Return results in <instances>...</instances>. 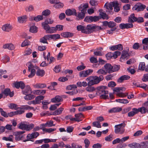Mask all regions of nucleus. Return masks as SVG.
I'll return each instance as SVG.
<instances>
[{
    "instance_id": "1",
    "label": "nucleus",
    "mask_w": 148,
    "mask_h": 148,
    "mask_svg": "<svg viewBox=\"0 0 148 148\" xmlns=\"http://www.w3.org/2000/svg\"><path fill=\"white\" fill-rule=\"evenodd\" d=\"M107 88V87L106 86H103L97 87L96 88L97 91L96 95H101L100 96L101 99H108V91L105 90Z\"/></svg>"
},
{
    "instance_id": "2",
    "label": "nucleus",
    "mask_w": 148,
    "mask_h": 148,
    "mask_svg": "<svg viewBox=\"0 0 148 148\" xmlns=\"http://www.w3.org/2000/svg\"><path fill=\"white\" fill-rule=\"evenodd\" d=\"M103 78L102 75H99V77L97 76H92L87 77L86 80L89 83L88 84L90 85H94L99 83L100 81L103 80Z\"/></svg>"
},
{
    "instance_id": "3",
    "label": "nucleus",
    "mask_w": 148,
    "mask_h": 148,
    "mask_svg": "<svg viewBox=\"0 0 148 148\" xmlns=\"http://www.w3.org/2000/svg\"><path fill=\"white\" fill-rule=\"evenodd\" d=\"M53 22V20L51 18H47L46 20L44 22L42 23V25L46 31V33L49 34V32H50V30L51 29V27H50L48 25V24H52Z\"/></svg>"
},
{
    "instance_id": "4",
    "label": "nucleus",
    "mask_w": 148,
    "mask_h": 148,
    "mask_svg": "<svg viewBox=\"0 0 148 148\" xmlns=\"http://www.w3.org/2000/svg\"><path fill=\"white\" fill-rule=\"evenodd\" d=\"M125 124L124 122H123L120 124L115 125V133L116 134H123L125 132V129L124 127L125 126Z\"/></svg>"
},
{
    "instance_id": "5",
    "label": "nucleus",
    "mask_w": 148,
    "mask_h": 148,
    "mask_svg": "<svg viewBox=\"0 0 148 148\" xmlns=\"http://www.w3.org/2000/svg\"><path fill=\"white\" fill-rule=\"evenodd\" d=\"M101 18L99 16H86L84 20L85 22L90 23L92 22H97Z\"/></svg>"
},
{
    "instance_id": "6",
    "label": "nucleus",
    "mask_w": 148,
    "mask_h": 148,
    "mask_svg": "<svg viewBox=\"0 0 148 148\" xmlns=\"http://www.w3.org/2000/svg\"><path fill=\"white\" fill-rule=\"evenodd\" d=\"M25 132L23 131H18L15 132V139L16 141H19L22 140L25 138V134H23L25 133Z\"/></svg>"
},
{
    "instance_id": "7",
    "label": "nucleus",
    "mask_w": 148,
    "mask_h": 148,
    "mask_svg": "<svg viewBox=\"0 0 148 148\" xmlns=\"http://www.w3.org/2000/svg\"><path fill=\"white\" fill-rule=\"evenodd\" d=\"M146 7V6L145 5L138 3L134 5L132 9L133 10H136L137 12L143 10Z\"/></svg>"
},
{
    "instance_id": "8",
    "label": "nucleus",
    "mask_w": 148,
    "mask_h": 148,
    "mask_svg": "<svg viewBox=\"0 0 148 148\" xmlns=\"http://www.w3.org/2000/svg\"><path fill=\"white\" fill-rule=\"evenodd\" d=\"M39 135V134L38 132H33L31 134H29L27 136V139L24 140L23 142H26L29 140L33 141L31 140L34 138H36Z\"/></svg>"
},
{
    "instance_id": "9",
    "label": "nucleus",
    "mask_w": 148,
    "mask_h": 148,
    "mask_svg": "<svg viewBox=\"0 0 148 148\" xmlns=\"http://www.w3.org/2000/svg\"><path fill=\"white\" fill-rule=\"evenodd\" d=\"M28 69L29 71L31 72L30 74L28 75V77L29 78H32L35 75L36 70L34 69V65L31 63H29L28 67Z\"/></svg>"
},
{
    "instance_id": "10",
    "label": "nucleus",
    "mask_w": 148,
    "mask_h": 148,
    "mask_svg": "<svg viewBox=\"0 0 148 148\" xmlns=\"http://www.w3.org/2000/svg\"><path fill=\"white\" fill-rule=\"evenodd\" d=\"M115 1L111 2L109 3H106L104 6V7L108 10H110L108 12L110 14H112V10H113V7H114Z\"/></svg>"
},
{
    "instance_id": "11",
    "label": "nucleus",
    "mask_w": 148,
    "mask_h": 148,
    "mask_svg": "<svg viewBox=\"0 0 148 148\" xmlns=\"http://www.w3.org/2000/svg\"><path fill=\"white\" fill-rule=\"evenodd\" d=\"M51 30L49 34H52L56 32L57 30L61 31L63 30V26L61 25H58L55 27H51Z\"/></svg>"
},
{
    "instance_id": "12",
    "label": "nucleus",
    "mask_w": 148,
    "mask_h": 148,
    "mask_svg": "<svg viewBox=\"0 0 148 148\" xmlns=\"http://www.w3.org/2000/svg\"><path fill=\"white\" fill-rule=\"evenodd\" d=\"M130 56V53H128V51H123L122 52L120 60L122 61L123 60H127L129 56Z\"/></svg>"
},
{
    "instance_id": "13",
    "label": "nucleus",
    "mask_w": 148,
    "mask_h": 148,
    "mask_svg": "<svg viewBox=\"0 0 148 148\" xmlns=\"http://www.w3.org/2000/svg\"><path fill=\"white\" fill-rule=\"evenodd\" d=\"M123 88L122 87H115L113 90L114 92H118L116 94V95L119 97H124L126 96V95H125L124 94L121 93H119V92L121 90H122Z\"/></svg>"
},
{
    "instance_id": "14",
    "label": "nucleus",
    "mask_w": 148,
    "mask_h": 148,
    "mask_svg": "<svg viewBox=\"0 0 148 148\" xmlns=\"http://www.w3.org/2000/svg\"><path fill=\"white\" fill-rule=\"evenodd\" d=\"M86 10L85 9H82L81 10V12H79L77 16H76L77 18V20L83 19L85 16V12H86Z\"/></svg>"
},
{
    "instance_id": "15",
    "label": "nucleus",
    "mask_w": 148,
    "mask_h": 148,
    "mask_svg": "<svg viewBox=\"0 0 148 148\" xmlns=\"http://www.w3.org/2000/svg\"><path fill=\"white\" fill-rule=\"evenodd\" d=\"M12 25L9 24H5L2 27L3 30L6 32H10L12 29Z\"/></svg>"
},
{
    "instance_id": "16",
    "label": "nucleus",
    "mask_w": 148,
    "mask_h": 148,
    "mask_svg": "<svg viewBox=\"0 0 148 148\" xmlns=\"http://www.w3.org/2000/svg\"><path fill=\"white\" fill-rule=\"evenodd\" d=\"M65 13L68 16L74 15L75 16H77L76 10L74 9H72L71 10L69 9H67Z\"/></svg>"
},
{
    "instance_id": "17",
    "label": "nucleus",
    "mask_w": 148,
    "mask_h": 148,
    "mask_svg": "<svg viewBox=\"0 0 148 148\" xmlns=\"http://www.w3.org/2000/svg\"><path fill=\"white\" fill-rule=\"evenodd\" d=\"M119 27L121 29L133 27V25L132 23H121L119 25Z\"/></svg>"
},
{
    "instance_id": "18",
    "label": "nucleus",
    "mask_w": 148,
    "mask_h": 148,
    "mask_svg": "<svg viewBox=\"0 0 148 148\" xmlns=\"http://www.w3.org/2000/svg\"><path fill=\"white\" fill-rule=\"evenodd\" d=\"M14 86L15 87L17 88H20L21 89H23L25 87L24 83L21 81L15 82L14 84Z\"/></svg>"
},
{
    "instance_id": "19",
    "label": "nucleus",
    "mask_w": 148,
    "mask_h": 148,
    "mask_svg": "<svg viewBox=\"0 0 148 148\" xmlns=\"http://www.w3.org/2000/svg\"><path fill=\"white\" fill-rule=\"evenodd\" d=\"M3 47L4 49H8L11 50H14L15 48L14 45L11 43H7L4 45Z\"/></svg>"
},
{
    "instance_id": "20",
    "label": "nucleus",
    "mask_w": 148,
    "mask_h": 148,
    "mask_svg": "<svg viewBox=\"0 0 148 148\" xmlns=\"http://www.w3.org/2000/svg\"><path fill=\"white\" fill-rule=\"evenodd\" d=\"M86 34H90L93 32L94 25H88L86 27Z\"/></svg>"
},
{
    "instance_id": "21",
    "label": "nucleus",
    "mask_w": 148,
    "mask_h": 148,
    "mask_svg": "<svg viewBox=\"0 0 148 148\" xmlns=\"http://www.w3.org/2000/svg\"><path fill=\"white\" fill-rule=\"evenodd\" d=\"M22 93L24 95H26L27 94L29 93H32V89L29 86L27 85L25 86V90H23Z\"/></svg>"
},
{
    "instance_id": "22",
    "label": "nucleus",
    "mask_w": 148,
    "mask_h": 148,
    "mask_svg": "<svg viewBox=\"0 0 148 148\" xmlns=\"http://www.w3.org/2000/svg\"><path fill=\"white\" fill-rule=\"evenodd\" d=\"M130 77L128 75H123L121 76L118 79L117 82L119 83H122L124 80L129 79Z\"/></svg>"
},
{
    "instance_id": "23",
    "label": "nucleus",
    "mask_w": 148,
    "mask_h": 148,
    "mask_svg": "<svg viewBox=\"0 0 148 148\" xmlns=\"http://www.w3.org/2000/svg\"><path fill=\"white\" fill-rule=\"evenodd\" d=\"M122 110V108L120 107L113 108L108 110L109 113L118 112H120Z\"/></svg>"
},
{
    "instance_id": "24",
    "label": "nucleus",
    "mask_w": 148,
    "mask_h": 148,
    "mask_svg": "<svg viewBox=\"0 0 148 148\" xmlns=\"http://www.w3.org/2000/svg\"><path fill=\"white\" fill-rule=\"evenodd\" d=\"M136 20L137 17L135 16L134 14H132L129 17L128 22L132 24L135 22H136Z\"/></svg>"
},
{
    "instance_id": "25",
    "label": "nucleus",
    "mask_w": 148,
    "mask_h": 148,
    "mask_svg": "<svg viewBox=\"0 0 148 148\" xmlns=\"http://www.w3.org/2000/svg\"><path fill=\"white\" fill-rule=\"evenodd\" d=\"M77 29L78 31H81L82 33L86 34V28L85 26L78 25L77 27Z\"/></svg>"
},
{
    "instance_id": "26",
    "label": "nucleus",
    "mask_w": 148,
    "mask_h": 148,
    "mask_svg": "<svg viewBox=\"0 0 148 148\" xmlns=\"http://www.w3.org/2000/svg\"><path fill=\"white\" fill-rule=\"evenodd\" d=\"M62 98L60 96L57 95L55 98L52 99L51 101L53 103H56L62 101Z\"/></svg>"
},
{
    "instance_id": "27",
    "label": "nucleus",
    "mask_w": 148,
    "mask_h": 148,
    "mask_svg": "<svg viewBox=\"0 0 148 148\" xmlns=\"http://www.w3.org/2000/svg\"><path fill=\"white\" fill-rule=\"evenodd\" d=\"M61 35L64 38H67L72 37L73 35V34L69 32H66L62 33L61 34Z\"/></svg>"
},
{
    "instance_id": "28",
    "label": "nucleus",
    "mask_w": 148,
    "mask_h": 148,
    "mask_svg": "<svg viewBox=\"0 0 148 148\" xmlns=\"http://www.w3.org/2000/svg\"><path fill=\"white\" fill-rule=\"evenodd\" d=\"M27 18V16L26 15L23 16L18 17V21L20 23H23L26 21Z\"/></svg>"
},
{
    "instance_id": "29",
    "label": "nucleus",
    "mask_w": 148,
    "mask_h": 148,
    "mask_svg": "<svg viewBox=\"0 0 148 148\" xmlns=\"http://www.w3.org/2000/svg\"><path fill=\"white\" fill-rule=\"evenodd\" d=\"M104 67L105 70L108 73H112V66L110 64L108 63L106 64L104 66Z\"/></svg>"
},
{
    "instance_id": "30",
    "label": "nucleus",
    "mask_w": 148,
    "mask_h": 148,
    "mask_svg": "<svg viewBox=\"0 0 148 148\" xmlns=\"http://www.w3.org/2000/svg\"><path fill=\"white\" fill-rule=\"evenodd\" d=\"M89 83L88 82V86L86 88V90L89 92H93L95 91L96 90V88H95L94 87L92 86L93 85H90L89 84H88Z\"/></svg>"
},
{
    "instance_id": "31",
    "label": "nucleus",
    "mask_w": 148,
    "mask_h": 148,
    "mask_svg": "<svg viewBox=\"0 0 148 148\" xmlns=\"http://www.w3.org/2000/svg\"><path fill=\"white\" fill-rule=\"evenodd\" d=\"M99 14L103 19H108L109 18L108 16L106 13L103 12V10L102 9L99 10Z\"/></svg>"
},
{
    "instance_id": "32",
    "label": "nucleus",
    "mask_w": 148,
    "mask_h": 148,
    "mask_svg": "<svg viewBox=\"0 0 148 148\" xmlns=\"http://www.w3.org/2000/svg\"><path fill=\"white\" fill-rule=\"evenodd\" d=\"M35 97V96L34 95L29 93L26 95L24 97V98L25 100L28 101L33 99Z\"/></svg>"
},
{
    "instance_id": "33",
    "label": "nucleus",
    "mask_w": 148,
    "mask_h": 148,
    "mask_svg": "<svg viewBox=\"0 0 148 148\" xmlns=\"http://www.w3.org/2000/svg\"><path fill=\"white\" fill-rule=\"evenodd\" d=\"M38 70L36 71V74L37 76L42 77L45 74V71L43 70H40L39 68H37Z\"/></svg>"
},
{
    "instance_id": "34",
    "label": "nucleus",
    "mask_w": 148,
    "mask_h": 148,
    "mask_svg": "<svg viewBox=\"0 0 148 148\" xmlns=\"http://www.w3.org/2000/svg\"><path fill=\"white\" fill-rule=\"evenodd\" d=\"M137 109L136 108H133L132 109V111L128 113V116L129 117H132L134 115L136 114L137 113Z\"/></svg>"
},
{
    "instance_id": "35",
    "label": "nucleus",
    "mask_w": 148,
    "mask_h": 148,
    "mask_svg": "<svg viewBox=\"0 0 148 148\" xmlns=\"http://www.w3.org/2000/svg\"><path fill=\"white\" fill-rule=\"evenodd\" d=\"M63 110L64 108L60 107L53 112V115H58L62 113Z\"/></svg>"
},
{
    "instance_id": "36",
    "label": "nucleus",
    "mask_w": 148,
    "mask_h": 148,
    "mask_svg": "<svg viewBox=\"0 0 148 148\" xmlns=\"http://www.w3.org/2000/svg\"><path fill=\"white\" fill-rule=\"evenodd\" d=\"M36 88H43L46 87V84H37L34 86Z\"/></svg>"
},
{
    "instance_id": "37",
    "label": "nucleus",
    "mask_w": 148,
    "mask_h": 148,
    "mask_svg": "<svg viewBox=\"0 0 148 148\" xmlns=\"http://www.w3.org/2000/svg\"><path fill=\"white\" fill-rule=\"evenodd\" d=\"M128 146L131 148H140V144L136 143L130 144Z\"/></svg>"
},
{
    "instance_id": "38",
    "label": "nucleus",
    "mask_w": 148,
    "mask_h": 148,
    "mask_svg": "<svg viewBox=\"0 0 148 148\" xmlns=\"http://www.w3.org/2000/svg\"><path fill=\"white\" fill-rule=\"evenodd\" d=\"M114 11L116 12H118L120 10V8L119 6V4L118 1H115V4L114 5Z\"/></svg>"
},
{
    "instance_id": "39",
    "label": "nucleus",
    "mask_w": 148,
    "mask_h": 148,
    "mask_svg": "<svg viewBox=\"0 0 148 148\" xmlns=\"http://www.w3.org/2000/svg\"><path fill=\"white\" fill-rule=\"evenodd\" d=\"M3 140L5 141H9L11 142L13 141V136L12 135H9V137H3L2 138Z\"/></svg>"
},
{
    "instance_id": "40",
    "label": "nucleus",
    "mask_w": 148,
    "mask_h": 148,
    "mask_svg": "<svg viewBox=\"0 0 148 148\" xmlns=\"http://www.w3.org/2000/svg\"><path fill=\"white\" fill-rule=\"evenodd\" d=\"M147 110L144 107H142L140 108H139L137 109V113L140 112L141 114H145L147 112Z\"/></svg>"
},
{
    "instance_id": "41",
    "label": "nucleus",
    "mask_w": 148,
    "mask_h": 148,
    "mask_svg": "<svg viewBox=\"0 0 148 148\" xmlns=\"http://www.w3.org/2000/svg\"><path fill=\"white\" fill-rule=\"evenodd\" d=\"M140 144V148H148V142H143Z\"/></svg>"
},
{
    "instance_id": "42",
    "label": "nucleus",
    "mask_w": 148,
    "mask_h": 148,
    "mask_svg": "<svg viewBox=\"0 0 148 148\" xmlns=\"http://www.w3.org/2000/svg\"><path fill=\"white\" fill-rule=\"evenodd\" d=\"M44 98V96L42 95H40L36 97L35 99L37 104H39L41 102V101L43 100Z\"/></svg>"
},
{
    "instance_id": "43",
    "label": "nucleus",
    "mask_w": 148,
    "mask_h": 148,
    "mask_svg": "<svg viewBox=\"0 0 148 148\" xmlns=\"http://www.w3.org/2000/svg\"><path fill=\"white\" fill-rule=\"evenodd\" d=\"M120 68L119 65H114L112 66V73L118 71Z\"/></svg>"
},
{
    "instance_id": "44",
    "label": "nucleus",
    "mask_w": 148,
    "mask_h": 148,
    "mask_svg": "<svg viewBox=\"0 0 148 148\" xmlns=\"http://www.w3.org/2000/svg\"><path fill=\"white\" fill-rule=\"evenodd\" d=\"M29 31L32 33H36L37 32V28L35 26H32L31 27Z\"/></svg>"
},
{
    "instance_id": "45",
    "label": "nucleus",
    "mask_w": 148,
    "mask_h": 148,
    "mask_svg": "<svg viewBox=\"0 0 148 148\" xmlns=\"http://www.w3.org/2000/svg\"><path fill=\"white\" fill-rule=\"evenodd\" d=\"M145 68V62H140L139 65L138 69L141 71H143Z\"/></svg>"
},
{
    "instance_id": "46",
    "label": "nucleus",
    "mask_w": 148,
    "mask_h": 148,
    "mask_svg": "<svg viewBox=\"0 0 148 148\" xmlns=\"http://www.w3.org/2000/svg\"><path fill=\"white\" fill-rule=\"evenodd\" d=\"M64 6L63 4L59 1V2L56 4L53 5V7L56 8L58 9L62 8Z\"/></svg>"
},
{
    "instance_id": "47",
    "label": "nucleus",
    "mask_w": 148,
    "mask_h": 148,
    "mask_svg": "<svg viewBox=\"0 0 148 148\" xmlns=\"http://www.w3.org/2000/svg\"><path fill=\"white\" fill-rule=\"evenodd\" d=\"M8 107L10 109L14 110H17L18 108L17 105L13 103L10 104Z\"/></svg>"
},
{
    "instance_id": "48",
    "label": "nucleus",
    "mask_w": 148,
    "mask_h": 148,
    "mask_svg": "<svg viewBox=\"0 0 148 148\" xmlns=\"http://www.w3.org/2000/svg\"><path fill=\"white\" fill-rule=\"evenodd\" d=\"M56 130V128H46L43 129V131L45 132L48 133H50L53 132Z\"/></svg>"
},
{
    "instance_id": "49",
    "label": "nucleus",
    "mask_w": 148,
    "mask_h": 148,
    "mask_svg": "<svg viewBox=\"0 0 148 148\" xmlns=\"http://www.w3.org/2000/svg\"><path fill=\"white\" fill-rule=\"evenodd\" d=\"M92 124L94 127H96L97 128H100L101 127V123L99 121H94L92 123Z\"/></svg>"
},
{
    "instance_id": "50",
    "label": "nucleus",
    "mask_w": 148,
    "mask_h": 148,
    "mask_svg": "<svg viewBox=\"0 0 148 148\" xmlns=\"http://www.w3.org/2000/svg\"><path fill=\"white\" fill-rule=\"evenodd\" d=\"M25 130L29 131L32 130L34 127V125L33 124L31 123L29 125H26Z\"/></svg>"
},
{
    "instance_id": "51",
    "label": "nucleus",
    "mask_w": 148,
    "mask_h": 148,
    "mask_svg": "<svg viewBox=\"0 0 148 148\" xmlns=\"http://www.w3.org/2000/svg\"><path fill=\"white\" fill-rule=\"evenodd\" d=\"M30 42L27 40H25L22 43L21 46L22 47H25L26 46L30 45Z\"/></svg>"
},
{
    "instance_id": "52",
    "label": "nucleus",
    "mask_w": 148,
    "mask_h": 148,
    "mask_svg": "<svg viewBox=\"0 0 148 148\" xmlns=\"http://www.w3.org/2000/svg\"><path fill=\"white\" fill-rule=\"evenodd\" d=\"M121 54V52L119 51H115L113 53V58L114 59L116 58L118 56H119Z\"/></svg>"
},
{
    "instance_id": "53",
    "label": "nucleus",
    "mask_w": 148,
    "mask_h": 148,
    "mask_svg": "<svg viewBox=\"0 0 148 148\" xmlns=\"http://www.w3.org/2000/svg\"><path fill=\"white\" fill-rule=\"evenodd\" d=\"M34 10V7L32 5H30L26 7L25 8V10L27 12H29Z\"/></svg>"
},
{
    "instance_id": "54",
    "label": "nucleus",
    "mask_w": 148,
    "mask_h": 148,
    "mask_svg": "<svg viewBox=\"0 0 148 148\" xmlns=\"http://www.w3.org/2000/svg\"><path fill=\"white\" fill-rule=\"evenodd\" d=\"M113 135L112 134H110V135L106 137L105 138V140L107 141H110L112 140L113 139Z\"/></svg>"
},
{
    "instance_id": "55",
    "label": "nucleus",
    "mask_w": 148,
    "mask_h": 148,
    "mask_svg": "<svg viewBox=\"0 0 148 148\" xmlns=\"http://www.w3.org/2000/svg\"><path fill=\"white\" fill-rule=\"evenodd\" d=\"M43 19V17L42 16L38 15L34 17V20L36 22L39 21Z\"/></svg>"
},
{
    "instance_id": "56",
    "label": "nucleus",
    "mask_w": 148,
    "mask_h": 148,
    "mask_svg": "<svg viewBox=\"0 0 148 148\" xmlns=\"http://www.w3.org/2000/svg\"><path fill=\"white\" fill-rule=\"evenodd\" d=\"M26 124L22 123L19 124L18 128L23 130H25Z\"/></svg>"
},
{
    "instance_id": "57",
    "label": "nucleus",
    "mask_w": 148,
    "mask_h": 148,
    "mask_svg": "<svg viewBox=\"0 0 148 148\" xmlns=\"http://www.w3.org/2000/svg\"><path fill=\"white\" fill-rule=\"evenodd\" d=\"M46 123L48 127H50L55 125V124H53V121H48Z\"/></svg>"
},
{
    "instance_id": "58",
    "label": "nucleus",
    "mask_w": 148,
    "mask_h": 148,
    "mask_svg": "<svg viewBox=\"0 0 148 148\" xmlns=\"http://www.w3.org/2000/svg\"><path fill=\"white\" fill-rule=\"evenodd\" d=\"M98 75L104 74L106 75L107 74V72L105 71L102 69H100L97 72Z\"/></svg>"
},
{
    "instance_id": "59",
    "label": "nucleus",
    "mask_w": 148,
    "mask_h": 148,
    "mask_svg": "<svg viewBox=\"0 0 148 148\" xmlns=\"http://www.w3.org/2000/svg\"><path fill=\"white\" fill-rule=\"evenodd\" d=\"M94 31H97L100 30H102L103 29L100 26H97L95 25H94Z\"/></svg>"
},
{
    "instance_id": "60",
    "label": "nucleus",
    "mask_w": 148,
    "mask_h": 148,
    "mask_svg": "<svg viewBox=\"0 0 148 148\" xmlns=\"http://www.w3.org/2000/svg\"><path fill=\"white\" fill-rule=\"evenodd\" d=\"M42 14V15L45 16H48L50 14V11L49 10H46L43 11Z\"/></svg>"
},
{
    "instance_id": "61",
    "label": "nucleus",
    "mask_w": 148,
    "mask_h": 148,
    "mask_svg": "<svg viewBox=\"0 0 148 148\" xmlns=\"http://www.w3.org/2000/svg\"><path fill=\"white\" fill-rule=\"evenodd\" d=\"M90 62L92 63H96L98 62V61L96 58L94 57H92L90 59Z\"/></svg>"
},
{
    "instance_id": "62",
    "label": "nucleus",
    "mask_w": 148,
    "mask_h": 148,
    "mask_svg": "<svg viewBox=\"0 0 148 148\" xmlns=\"http://www.w3.org/2000/svg\"><path fill=\"white\" fill-rule=\"evenodd\" d=\"M142 80L143 82L148 81V73L144 74Z\"/></svg>"
},
{
    "instance_id": "63",
    "label": "nucleus",
    "mask_w": 148,
    "mask_h": 148,
    "mask_svg": "<svg viewBox=\"0 0 148 148\" xmlns=\"http://www.w3.org/2000/svg\"><path fill=\"white\" fill-rule=\"evenodd\" d=\"M116 85V83L113 81L109 82L108 84V86L109 87H113Z\"/></svg>"
},
{
    "instance_id": "64",
    "label": "nucleus",
    "mask_w": 148,
    "mask_h": 148,
    "mask_svg": "<svg viewBox=\"0 0 148 148\" xmlns=\"http://www.w3.org/2000/svg\"><path fill=\"white\" fill-rule=\"evenodd\" d=\"M71 146L72 148H82V146L77 145L76 144L74 143L71 144Z\"/></svg>"
}]
</instances>
